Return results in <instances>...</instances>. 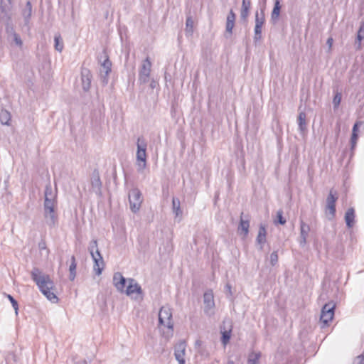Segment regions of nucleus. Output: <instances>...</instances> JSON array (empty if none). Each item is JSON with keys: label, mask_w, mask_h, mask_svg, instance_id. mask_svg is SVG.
I'll use <instances>...</instances> for the list:
<instances>
[{"label": "nucleus", "mask_w": 364, "mask_h": 364, "mask_svg": "<svg viewBox=\"0 0 364 364\" xmlns=\"http://www.w3.org/2000/svg\"><path fill=\"white\" fill-rule=\"evenodd\" d=\"M31 274L32 279L36 282L41 292L51 302L57 303L58 298L55 294V287L50 276L43 273L37 267L32 269Z\"/></svg>", "instance_id": "nucleus-1"}, {"label": "nucleus", "mask_w": 364, "mask_h": 364, "mask_svg": "<svg viewBox=\"0 0 364 364\" xmlns=\"http://www.w3.org/2000/svg\"><path fill=\"white\" fill-rule=\"evenodd\" d=\"M159 328L163 336L169 338L173 334V321L172 310L168 306H164L159 312Z\"/></svg>", "instance_id": "nucleus-2"}, {"label": "nucleus", "mask_w": 364, "mask_h": 364, "mask_svg": "<svg viewBox=\"0 0 364 364\" xmlns=\"http://www.w3.org/2000/svg\"><path fill=\"white\" fill-rule=\"evenodd\" d=\"M137 151L136 154V166L139 172L143 171L147 165L146 149L147 142L142 136H139L136 141Z\"/></svg>", "instance_id": "nucleus-3"}, {"label": "nucleus", "mask_w": 364, "mask_h": 364, "mask_svg": "<svg viewBox=\"0 0 364 364\" xmlns=\"http://www.w3.org/2000/svg\"><path fill=\"white\" fill-rule=\"evenodd\" d=\"M99 61L100 63V79L104 85H106L109 81V75L112 71V62L109 59V56L105 50L101 54Z\"/></svg>", "instance_id": "nucleus-4"}, {"label": "nucleus", "mask_w": 364, "mask_h": 364, "mask_svg": "<svg viewBox=\"0 0 364 364\" xmlns=\"http://www.w3.org/2000/svg\"><path fill=\"white\" fill-rule=\"evenodd\" d=\"M128 197L131 210L134 213H137L143 202L141 191L137 188H134L129 191Z\"/></svg>", "instance_id": "nucleus-5"}, {"label": "nucleus", "mask_w": 364, "mask_h": 364, "mask_svg": "<svg viewBox=\"0 0 364 364\" xmlns=\"http://www.w3.org/2000/svg\"><path fill=\"white\" fill-rule=\"evenodd\" d=\"M124 293L134 299H143V291L141 286L132 278L127 279V286L124 289Z\"/></svg>", "instance_id": "nucleus-6"}, {"label": "nucleus", "mask_w": 364, "mask_h": 364, "mask_svg": "<svg viewBox=\"0 0 364 364\" xmlns=\"http://www.w3.org/2000/svg\"><path fill=\"white\" fill-rule=\"evenodd\" d=\"M335 305L331 303L326 304L322 309L320 316V322L322 323L321 327L324 328L328 326L334 316Z\"/></svg>", "instance_id": "nucleus-7"}, {"label": "nucleus", "mask_w": 364, "mask_h": 364, "mask_svg": "<svg viewBox=\"0 0 364 364\" xmlns=\"http://www.w3.org/2000/svg\"><path fill=\"white\" fill-rule=\"evenodd\" d=\"M151 70V63L149 57L141 63L139 71V81L140 83L145 84L149 81Z\"/></svg>", "instance_id": "nucleus-8"}, {"label": "nucleus", "mask_w": 364, "mask_h": 364, "mask_svg": "<svg viewBox=\"0 0 364 364\" xmlns=\"http://www.w3.org/2000/svg\"><path fill=\"white\" fill-rule=\"evenodd\" d=\"M204 312L210 316L215 307L214 296L212 290L206 291L203 294Z\"/></svg>", "instance_id": "nucleus-9"}, {"label": "nucleus", "mask_w": 364, "mask_h": 364, "mask_svg": "<svg viewBox=\"0 0 364 364\" xmlns=\"http://www.w3.org/2000/svg\"><path fill=\"white\" fill-rule=\"evenodd\" d=\"M337 199L336 193L331 190L326 198V211H328L331 218H333L336 214V202Z\"/></svg>", "instance_id": "nucleus-10"}, {"label": "nucleus", "mask_w": 364, "mask_h": 364, "mask_svg": "<svg viewBox=\"0 0 364 364\" xmlns=\"http://www.w3.org/2000/svg\"><path fill=\"white\" fill-rule=\"evenodd\" d=\"M186 344L185 341H180L175 346L174 355L179 364H185V353Z\"/></svg>", "instance_id": "nucleus-11"}, {"label": "nucleus", "mask_w": 364, "mask_h": 364, "mask_svg": "<svg viewBox=\"0 0 364 364\" xmlns=\"http://www.w3.org/2000/svg\"><path fill=\"white\" fill-rule=\"evenodd\" d=\"M127 284V279H126L122 273L115 272L113 275V284L118 291L124 293L125 286Z\"/></svg>", "instance_id": "nucleus-12"}, {"label": "nucleus", "mask_w": 364, "mask_h": 364, "mask_svg": "<svg viewBox=\"0 0 364 364\" xmlns=\"http://www.w3.org/2000/svg\"><path fill=\"white\" fill-rule=\"evenodd\" d=\"M44 216L49 227L53 228L57 225L58 215L55 212V208L44 209Z\"/></svg>", "instance_id": "nucleus-13"}, {"label": "nucleus", "mask_w": 364, "mask_h": 364, "mask_svg": "<svg viewBox=\"0 0 364 364\" xmlns=\"http://www.w3.org/2000/svg\"><path fill=\"white\" fill-rule=\"evenodd\" d=\"M94 262L93 269L97 275H100L105 267V262L100 253L95 254L92 257Z\"/></svg>", "instance_id": "nucleus-14"}, {"label": "nucleus", "mask_w": 364, "mask_h": 364, "mask_svg": "<svg viewBox=\"0 0 364 364\" xmlns=\"http://www.w3.org/2000/svg\"><path fill=\"white\" fill-rule=\"evenodd\" d=\"M310 232V226L305 223L303 220L300 221V237L299 242L301 246L306 244L307 237Z\"/></svg>", "instance_id": "nucleus-15"}, {"label": "nucleus", "mask_w": 364, "mask_h": 364, "mask_svg": "<svg viewBox=\"0 0 364 364\" xmlns=\"http://www.w3.org/2000/svg\"><path fill=\"white\" fill-rule=\"evenodd\" d=\"M6 32L8 35V38L14 41L16 46H22V41L21 37L15 32L14 26L7 23L6 26Z\"/></svg>", "instance_id": "nucleus-16"}, {"label": "nucleus", "mask_w": 364, "mask_h": 364, "mask_svg": "<svg viewBox=\"0 0 364 364\" xmlns=\"http://www.w3.org/2000/svg\"><path fill=\"white\" fill-rule=\"evenodd\" d=\"M236 16L232 10H230L228 16H227V22H226V28L225 31L229 35H231L232 33V28L235 26Z\"/></svg>", "instance_id": "nucleus-17"}, {"label": "nucleus", "mask_w": 364, "mask_h": 364, "mask_svg": "<svg viewBox=\"0 0 364 364\" xmlns=\"http://www.w3.org/2000/svg\"><path fill=\"white\" fill-rule=\"evenodd\" d=\"M355 220V212L354 209L350 208H348L345 215V220L348 228H350L354 225Z\"/></svg>", "instance_id": "nucleus-18"}, {"label": "nucleus", "mask_w": 364, "mask_h": 364, "mask_svg": "<svg viewBox=\"0 0 364 364\" xmlns=\"http://www.w3.org/2000/svg\"><path fill=\"white\" fill-rule=\"evenodd\" d=\"M266 228L264 225H261L259 228L258 235L257 237V242L261 245L260 249H262V245L266 242Z\"/></svg>", "instance_id": "nucleus-19"}, {"label": "nucleus", "mask_w": 364, "mask_h": 364, "mask_svg": "<svg viewBox=\"0 0 364 364\" xmlns=\"http://www.w3.org/2000/svg\"><path fill=\"white\" fill-rule=\"evenodd\" d=\"M91 185L93 191L95 193H99L100 191L102 183L97 173L96 174H93L91 178Z\"/></svg>", "instance_id": "nucleus-20"}, {"label": "nucleus", "mask_w": 364, "mask_h": 364, "mask_svg": "<svg viewBox=\"0 0 364 364\" xmlns=\"http://www.w3.org/2000/svg\"><path fill=\"white\" fill-rule=\"evenodd\" d=\"M172 210L176 218L182 215L180 200L178 198L175 197L172 198Z\"/></svg>", "instance_id": "nucleus-21"}, {"label": "nucleus", "mask_w": 364, "mask_h": 364, "mask_svg": "<svg viewBox=\"0 0 364 364\" xmlns=\"http://www.w3.org/2000/svg\"><path fill=\"white\" fill-rule=\"evenodd\" d=\"M232 333V326L230 325V328L228 330H222L221 329V342L224 346H225L230 341Z\"/></svg>", "instance_id": "nucleus-22"}, {"label": "nucleus", "mask_w": 364, "mask_h": 364, "mask_svg": "<svg viewBox=\"0 0 364 364\" xmlns=\"http://www.w3.org/2000/svg\"><path fill=\"white\" fill-rule=\"evenodd\" d=\"M11 114L6 109L0 110V122L4 125H9L11 121Z\"/></svg>", "instance_id": "nucleus-23"}, {"label": "nucleus", "mask_w": 364, "mask_h": 364, "mask_svg": "<svg viewBox=\"0 0 364 364\" xmlns=\"http://www.w3.org/2000/svg\"><path fill=\"white\" fill-rule=\"evenodd\" d=\"M306 115L305 112H301L299 114L298 125H299V129H300L301 132H304L306 129Z\"/></svg>", "instance_id": "nucleus-24"}, {"label": "nucleus", "mask_w": 364, "mask_h": 364, "mask_svg": "<svg viewBox=\"0 0 364 364\" xmlns=\"http://www.w3.org/2000/svg\"><path fill=\"white\" fill-rule=\"evenodd\" d=\"M86 73V74L85 73H82V88L85 91L90 89L91 83L90 73L88 70Z\"/></svg>", "instance_id": "nucleus-25"}, {"label": "nucleus", "mask_w": 364, "mask_h": 364, "mask_svg": "<svg viewBox=\"0 0 364 364\" xmlns=\"http://www.w3.org/2000/svg\"><path fill=\"white\" fill-rule=\"evenodd\" d=\"M32 14V5L31 3L28 1L26 2V8L23 9L22 12V15L25 18L26 23H28L29 19L31 16Z\"/></svg>", "instance_id": "nucleus-26"}, {"label": "nucleus", "mask_w": 364, "mask_h": 364, "mask_svg": "<svg viewBox=\"0 0 364 364\" xmlns=\"http://www.w3.org/2000/svg\"><path fill=\"white\" fill-rule=\"evenodd\" d=\"M76 267L77 264L75 261V256L71 257V263L70 264L69 271H70V276L69 278L71 281H73L76 276Z\"/></svg>", "instance_id": "nucleus-27"}, {"label": "nucleus", "mask_w": 364, "mask_h": 364, "mask_svg": "<svg viewBox=\"0 0 364 364\" xmlns=\"http://www.w3.org/2000/svg\"><path fill=\"white\" fill-rule=\"evenodd\" d=\"M261 358L260 352H252L251 353L247 359L248 364H259V359Z\"/></svg>", "instance_id": "nucleus-28"}, {"label": "nucleus", "mask_w": 364, "mask_h": 364, "mask_svg": "<svg viewBox=\"0 0 364 364\" xmlns=\"http://www.w3.org/2000/svg\"><path fill=\"white\" fill-rule=\"evenodd\" d=\"M251 6L250 0H242V9H241V16L242 17H246L248 14Z\"/></svg>", "instance_id": "nucleus-29"}, {"label": "nucleus", "mask_w": 364, "mask_h": 364, "mask_svg": "<svg viewBox=\"0 0 364 364\" xmlns=\"http://www.w3.org/2000/svg\"><path fill=\"white\" fill-rule=\"evenodd\" d=\"M88 250L91 255V257H94L95 254L100 253L98 249L97 240H93L90 242Z\"/></svg>", "instance_id": "nucleus-30"}, {"label": "nucleus", "mask_w": 364, "mask_h": 364, "mask_svg": "<svg viewBox=\"0 0 364 364\" xmlns=\"http://www.w3.org/2000/svg\"><path fill=\"white\" fill-rule=\"evenodd\" d=\"M12 1L11 0H1L0 9L1 12L7 13L11 9Z\"/></svg>", "instance_id": "nucleus-31"}, {"label": "nucleus", "mask_w": 364, "mask_h": 364, "mask_svg": "<svg viewBox=\"0 0 364 364\" xmlns=\"http://www.w3.org/2000/svg\"><path fill=\"white\" fill-rule=\"evenodd\" d=\"M280 3L279 0H277L274 3V6L272 12V19L275 21L278 19L279 14H280Z\"/></svg>", "instance_id": "nucleus-32"}, {"label": "nucleus", "mask_w": 364, "mask_h": 364, "mask_svg": "<svg viewBox=\"0 0 364 364\" xmlns=\"http://www.w3.org/2000/svg\"><path fill=\"white\" fill-rule=\"evenodd\" d=\"M250 223L248 220H244L242 218L240 219L238 229L242 231L244 235H247L249 232Z\"/></svg>", "instance_id": "nucleus-33"}, {"label": "nucleus", "mask_w": 364, "mask_h": 364, "mask_svg": "<svg viewBox=\"0 0 364 364\" xmlns=\"http://www.w3.org/2000/svg\"><path fill=\"white\" fill-rule=\"evenodd\" d=\"M264 21L265 17L264 11L261 10L259 12L257 11L255 14V24H259L263 26Z\"/></svg>", "instance_id": "nucleus-34"}, {"label": "nucleus", "mask_w": 364, "mask_h": 364, "mask_svg": "<svg viewBox=\"0 0 364 364\" xmlns=\"http://www.w3.org/2000/svg\"><path fill=\"white\" fill-rule=\"evenodd\" d=\"M55 204H56V201H55V198H53V199L45 198L44 209L55 208Z\"/></svg>", "instance_id": "nucleus-35"}, {"label": "nucleus", "mask_w": 364, "mask_h": 364, "mask_svg": "<svg viewBox=\"0 0 364 364\" xmlns=\"http://www.w3.org/2000/svg\"><path fill=\"white\" fill-rule=\"evenodd\" d=\"M45 198L53 199L55 198V195L53 193L50 185H47L45 188Z\"/></svg>", "instance_id": "nucleus-36"}, {"label": "nucleus", "mask_w": 364, "mask_h": 364, "mask_svg": "<svg viewBox=\"0 0 364 364\" xmlns=\"http://www.w3.org/2000/svg\"><path fill=\"white\" fill-rule=\"evenodd\" d=\"M363 38H364V23L361 25V26L360 27V29L358 31L356 43H358L359 44V46H360L361 41Z\"/></svg>", "instance_id": "nucleus-37"}, {"label": "nucleus", "mask_w": 364, "mask_h": 364, "mask_svg": "<svg viewBox=\"0 0 364 364\" xmlns=\"http://www.w3.org/2000/svg\"><path fill=\"white\" fill-rule=\"evenodd\" d=\"M277 220L274 221L275 223H279L280 225H284L286 223L287 220L283 217V211L282 210H279L277 212Z\"/></svg>", "instance_id": "nucleus-38"}, {"label": "nucleus", "mask_w": 364, "mask_h": 364, "mask_svg": "<svg viewBox=\"0 0 364 364\" xmlns=\"http://www.w3.org/2000/svg\"><path fill=\"white\" fill-rule=\"evenodd\" d=\"M6 297L11 301V303L12 304V306H13V308L15 310V313L17 315L18 314V304L17 301L16 299H14V298L11 295H10V294H6Z\"/></svg>", "instance_id": "nucleus-39"}, {"label": "nucleus", "mask_w": 364, "mask_h": 364, "mask_svg": "<svg viewBox=\"0 0 364 364\" xmlns=\"http://www.w3.org/2000/svg\"><path fill=\"white\" fill-rule=\"evenodd\" d=\"M262 26L255 24V39L259 40L262 37Z\"/></svg>", "instance_id": "nucleus-40"}, {"label": "nucleus", "mask_w": 364, "mask_h": 364, "mask_svg": "<svg viewBox=\"0 0 364 364\" xmlns=\"http://www.w3.org/2000/svg\"><path fill=\"white\" fill-rule=\"evenodd\" d=\"M341 101V94L339 92H337L333 100V104L334 108H338Z\"/></svg>", "instance_id": "nucleus-41"}, {"label": "nucleus", "mask_w": 364, "mask_h": 364, "mask_svg": "<svg viewBox=\"0 0 364 364\" xmlns=\"http://www.w3.org/2000/svg\"><path fill=\"white\" fill-rule=\"evenodd\" d=\"M38 248H39L40 251L45 250L46 252V256H48L50 251L47 248L46 242L44 240H41L38 243Z\"/></svg>", "instance_id": "nucleus-42"}, {"label": "nucleus", "mask_w": 364, "mask_h": 364, "mask_svg": "<svg viewBox=\"0 0 364 364\" xmlns=\"http://www.w3.org/2000/svg\"><path fill=\"white\" fill-rule=\"evenodd\" d=\"M278 262L277 252L274 251L270 255V262L272 266H274Z\"/></svg>", "instance_id": "nucleus-43"}, {"label": "nucleus", "mask_w": 364, "mask_h": 364, "mask_svg": "<svg viewBox=\"0 0 364 364\" xmlns=\"http://www.w3.org/2000/svg\"><path fill=\"white\" fill-rule=\"evenodd\" d=\"M186 29L188 31H192L193 27V21L191 17H188L186 21Z\"/></svg>", "instance_id": "nucleus-44"}, {"label": "nucleus", "mask_w": 364, "mask_h": 364, "mask_svg": "<svg viewBox=\"0 0 364 364\" xmlns=\"http://www.w3.org/2000/svg\"><path fill=\"white\" fill-rule=\"evenodd\" d=\"M363 125V122H361V121L356 122L353 127L352 133H357L358 127H360Z\"/></svg>", "instance_id": "nucleus-45"}, {"label": "nucleus", "mask_w": 364, "mask_h": 364, "mask_svg": "<svg viewBox=\"0 0 364 364\" xmlns=\"http://www.w3.org/2000/svg\"><path fill=\"white\" fill-rule=\"evenodd\" d=\"M353 364H364V355H358L353 361Z\"/></svg>", "instance_id": "nucleus-46"}, {"label": "nucleus", "mask_w": 364, "mask_h": 364, "mask_svg": "<svg viewBox=\"0 0 364 364\" xmlns=\"http://www.w3.org/2000/svg\"><path fill=\"white\" fill-rule=\"evenodd\" d=\"M62 40L60 34H56L54 37L55 44L54 46H59L60 41Z\"/></svg>", "instance_id": "nucleus-47"}, {"label": "nucleus", "mask_w": 364, "mask_h": 364, "mask_svg": "<svg viewBox=\"0 0 364 364\" xmlns=\"http://www.w3.org/2000/svg\"><path fill=\"white\" fill-rule=\"evenodd\" d=\"M358 133H352L350 141H358Z\"/></svg>", "instance_id": "nucleus-48"}, {"label": "nucleus", "mask_w": 364, "mask_h": 364, "mask_svg": "<svg viewBox=\"0 0 364 364\" xmlns=\"http://www.w3.org/2000/svg\"><path fill=\"white\" fill-rule=\"evenodd\" d=\"M156 82L154 81V80H151V83H150V87L154 89L156 87Z\"/></svg>", "instance_id": "nucleus-49"}, {"label": "nucleus", "mask_w": 364, "mask_h": 364, "mask_svg": "<svg viewBox=\"0 0 364 364\" xmlns=\"http://www.w3.org/2000/svg\"><path fill=\"white\" fill-rule=\"evenodd\" d=\"M351 144V149H353L355 146H356L357 141H350Z\"/></svg>", "instance_id": "nucleus-50"}, {"label": "nucleus", "mask_w": 364, "mask_h": 364, "mask_svg": "<svg viewBox=\"0 0 364 364\" xmlns=\"http://www.w3.org/2000/svg\"><path fill=\"white\" fill-rule=\"evenodd\" d=\"M225 288L228 289V291H229V293L230 294H232V291H231V286L230 284H227L226 286H225Z\"/></svg>", "instance_id": "nucleus-51"}, {"label": "nucleus", "mask_w": 364, "mask_h": 364, "mask_svg": "<svg viewBox=\"0 0 364 364\" xmlns=\"http://www.w3.org/2000/svg\"><path fill=\"white\" fill-rule=\"evenodd\" d=\"M326 43H327V45H328V46H332V43H333V39H332V38H329L327 40Z\"/></svg>", "instance_id": "nucleus-52"}, {"label": "nucleus", "mask_w": 364, "mask_h": 364, "mask_svg": "<svg viewBox=\"0 0 364 364\" xmlns=\"http://www.w3.org/2000/svg\"><path fill=\"white\" fill-rule=\"evenodd\" d=\"M55 48L56 50H58V52L61 53L62 50H63V47L56 46V47H55Z\"/></svg>", "instance_id": "nucleus-53"}, {"label": "nucleus", "mask_w": 364, "mask_h": 364, "mask_svg": "<svg viewBox=\"0 0 364 364\" xmlns=\"http://www.w3.org/2000/svg\"><path fill=\"white\" fill-rule=\"evenodd\" d=\"M227 364H234L232 360H229Z\"/></svg>", "instance_id": "nucleus-54"}]
</instances>
